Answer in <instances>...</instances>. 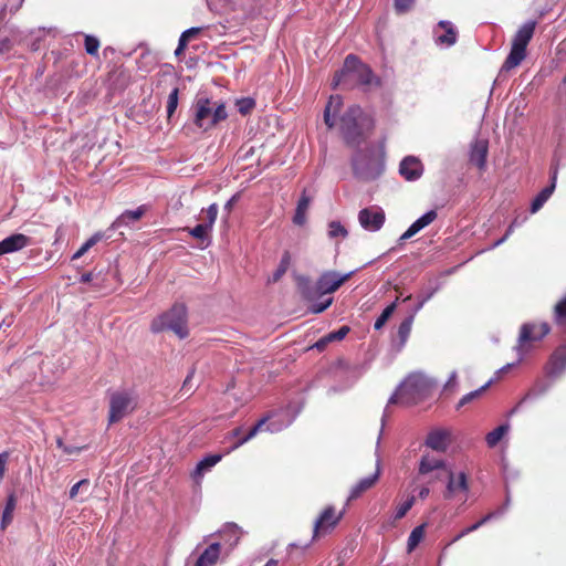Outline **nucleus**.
Wrapping results in <instances>:
<instances>
[{"label": "nucleus", "instance_id": "f257e3e1", "mask_svg": "<svg viewBox=\"0 0 566 566\" xmlns=\"http://www.w3.org/2000/svg\"><path fill=\"white\" fill-rule=\"evenodd\" d=\"M375 127V120L359 105L349 106L339 118V132L348 146H358L366 133Z\"/></svg>", "mask_w": 566, "mask_h": 566}, {"label": "nucleus", "instance_id": "f03ea898", "mask_svg": "<svg viewBox=\"0 0 566 566\" xmlns=\"http://www.w3.org/2000/svg\"><path fill=\"white\" fill-rule=\"evenodd\" d=\"M352 169L355 177L363 181L375 180L385 170V153L375 146L357 149L352 157Z\"/></svg>", "mask_w": 566, "mask_h": 566}, {"label": "nucleus", "instance_id": "7ed1b4c3", "mask_svg": "<svg viewBox=\"0 0 566 566\" xmlns=\"http://www.w3.org/2000/svg\"><path fill=\"white\" fill-rule=\"evenodd\" d=\"M352 274L353 272L340 275V273L334 272V270H328V272L321 274L315 285L311 284L307 277H301L297 285L301 295L307 301H313L315 297L324 295V293L336 292L340 285L350 279Z\"/></svg>", "mask_w": 566, "mask_h": 566}, {"label": "nucleus", "instance_id": "20e7f679", "mask_svg": "<svg viewBox=\"0 0 566 566\" xmlns=\"http://www.w3.org/2000/svg\"><path fill=\"white\" fill-rule=\"evenodd\" d=\"M356 81L363 86H370L375 81V74L371 67L361 63L360 59L356 55H347L344 65L339 72L334 76V87L350 86L352 82Z\"/></svg>", "mask_w": 566, "mask_h": 566}, {"label": "nucleus", "instance_id": "39448f33", "mask_svg": "<svg viewBox=\"0 0 566 566\" xmlns=\"http://www.w3.org/2000/svg\"><path fill=\"white\" fill-rule=\"evenodd\" d=\"M430 392V382L422 374H410L389 398V403L413 405Z\"/></svg>", "mask_w": 566, "mask_h": 566}, {"label": "nucleus", "instance_id": "423d86ee", "mask_svg": "<svg viewBox=\"0 0 566 566\" xmlns=\"http://www.w3.org/2000/svg\"><path fill=\"white\" fill-rule=\"evenodd\" d=\"M192 108L195 125L206 132L216 127V125L228 117L226 105L217 104V102H212L209 97H198Z\"/></svg>", "mask_w": 566, "mask_h": 566}, {"label": "nucleus", "instance_id": "0eeeda50", "mask_svg": "<svg viewBox=\"0 0 566 566\" xmlns=\"http://www.w3.org/2000/svg\"><path fill=\"white\" fill-rule=\"evenodd\" d=\"M150 328L154 333L170 329L181 338L187 337L189 334L188 310L182 303H176L170 310L166 311V313L154 318Z\"/></svg>", "mask_w": 566, "mask_h": 566}, {"label": "nucleus", "instance_id": "6e6552de", "mask_svg": "<svg viewBox=\"0 0 566 566\" xmlns=\"http://www.w3.org/2000/svg\"><path fill=\"white\" fill-rule=\"evenodd\" d=\"M536 20H528L513 35L511 50L504 60L503 69L511 70L517 67L527 56V45L536 30Z\"/></svg>", "mask_w": 566, "mask_h": 566}, {"label": "nucleus", "instance_id": "1a4fd4ad", "mask_svg": "<svg viewBox=\"0 0 566 566\" xmlns=\"http://www.w3.org/2000/svg\"><path fill=\"white\" fill-rule=\"evenodd\" d=\"M138 406V397L132 391H114L109 396L108 422L115 423L124 419L129 412L135 411Z\"/></svg>", "mask_w": 566, "mask_h": 566}, {"label": "nucleus", "instance_id": "9d476101", "mask_svg": "<svg viewBox=\"0 0 566 566\" xmlns=\"http://www.w3.org/2000/svg\"><path fill=\"white\" fill-rule=\"evenodd\" d=\"M344 511L336 512L334 506L323 509L314 522L313 538L329 534L344 517Z\"/></svg>", "mask_w": 566, "mask_h": 566}, {"label": "nucleus", "instance_id": "9b49d317", "mask_svg": "<svg viewBox=\"0 0 566 566\" xmlns=\"http://www.w3.org/2000/svg\"><path fill=\"white\" fill-rule=\"evenodd\" d=\"M385 212L379 206L361 209L358 213V221L363 229L377 232L385 222Z\"/></svg>", "mask_w": 566, "mask_h": 566}, {"label": "nucleus", "instance_id": "f8f14e48", "mask_svg": "<svg viewBox=\"0 0 566 566\" xmlns=\"http://www.w3.org/2000/svg\"><path fill=\"white\" fill-rule=\"evenodd\" d=\"M549 332L551 326L547 322H541L539 324H535V322L523 324L520 328L518 343L521 346H524L530 344V342L543 340Z\"/></svg>", "mask_w": 566, "mask_h": 566}, {"label": "nucleus", "instance_id": "ddd939ff", "mask_svg": "<svg viewBox=\"0 0 566 566\" xmlns=\"http://www.w3.org/2000/svg\"><path fill=\"white\" fill-rule=\"evenodd\" d=\"M545 375L549 378H558L566 370V343L559 344L551 355L545 367Z\"/></svg>", "mask_w": 566, "mask_h": 566}, {"label": "nucleus", "instance_id": "4468645a", "mask_svg": "<svg viewBox=\"0 0 566 566\" xmlns=\"http://www.w3.org/2000/svg\"><path fill=\"white\" fill-rule=\"evenodd\" d=\"M447 473V490L444 492L446 499H452L455 496V494L459 493H468L469 491V479L467 473H463L461 471L460 473L455 474L451 470H446Z\"/></svg>", "mask_w": 566, "mask_h": 566}, {"label": "nucleus", "instance_id": "2eb2a0df", "mask_svg": "<svg viewBox=\"0 0 566 566\" xmlns=\"http://www.w3.org/2000/svg\"><path fill=\"white\" fill-rule=\"evenodd\" d=\"M424 172V166L420 158L407 156L402 158L399 165V174L406 180H418Z\"/></svg>", "mask_w": 566, "mask_h": 566}, {"label": "nucleus", "instance_id": "dca6fc26", "mask_svg": "<svg viewBox=\"0 0 566 566\" xmlns=\"http://www.w3.org/2000/svg\"><path fill=\"white\" fill-rule=\"evenodd\" d=\"M451 442L449 430H432L426 439V446L437 452H446Z\"/></svg>", "mask_w": 566, "mask_h": 566}, {"label": "nucleus", "instance_id": "f3484780", "mask_svg": "<svg viewBox=\"0 0 566 566\" xmlns=\"http://www.w3.org/2000/svg\"><path fill=\"white\" fill-rule=\"evenodd\" d=\"M31 239L25 234H12L0 240V256L8 254V252L20 251V249L28 247Z\"/></svg>", "mask_w": 566, "mask_h": 566}, {"label": "nucleus", "instance_id": "a211bd4d", "mask_svg": "<svg viewBox=\"0 0 566 566\" xmlns=\"http://www.w3.org/2000/svg\"><path fill=\"white\" fill-rule=\"evenodd\" d=\"M270 417H271V415H265L261 419H259L256 424L251 427V429L244 437H241L242 431H243L241 427H235L233 430H231V436L238 438L233 448L234 449L240 448V446H243L244 442L249 441V439L255 437L256 433H259V431L264 430V426H266Z\"/></svg>", "mask_w": 566, "mask_h": 566}, {"label": "nucleus", "instance_id": "6ab92c4d", "mask_svg": "<svg viewBox=\"0 0 566 566\" xmlns=\"http://www.w3.org/2000/svg\"><path fill=\"white\" fill-rule=\"evenodd\" d=\"M558 169L554 168L552 171V182L549 186H546L542 189V191L536 195V197L531 202V213H536L547 202L552 193L556 189V180H557Z\"/></svg>", "mask_w": 566, "mask_h": 566}, {"label": "nucleus", "instance_id": "aec40b11", "mask_svg": "<svg viewBox=\"0 0 566 566\" xmlns=\"http://www.w3.org/2000/svg\"><path fill=\"white\" fill-rule=\"evenodd\" d=\"M489 145L485 139H476L471 146L470 161L472 165L478 166L479 169H484L488 161Z\"/></svg>", "mask_w": 566, "mask_h": 566}, {"label": "nucleus", "instance_id": "412c9836", "mask_svg": "<svg viewBox=\"0 0 566 566\" xmlns=\"http://www.w3.org/2000/svg\"><path fill=\"white\" fill-rule=\"evenodd\" d=\"M221 545L219 542H213L212 544L208 545L200 554L199 557H197L195 566H214L217 565L220 553H221Z\"/></svg>", "mask_w": 566, "mask_h": 566}, {"label": "nucleus", "instance_id": "4be33fe9", "mask_svg": "<svg viewBox=\"0 0 566 566\" xmlns=\"http://www.w3.org/2000/svg\"><path fill=\"white\" fill-rule=\"evenodd\" d=\"M434 219H437L436 210H429L428 212L423 213L422 217L413 221L412 224H410L408 229L403 232L400 239L408 240V238L416 235V233H418L419 230L424 229V227L431 224V222L434 221Z\"/></svg>", "mask_w": 566, "mask_h": 566}, {"label": "nucleus", "instance_id": "5701e85b", "mask_svg": "<svg viewBox=\"0 0 566 566\" xmlns=\"http://www.w3.org/2000/svg\"><path fill=\"white\" fill-rule=\"evenodd\" d=\"M552 319L562 333H566V292L552 307Z\"/></svg>", "mask_w": 566, "mask_h": 566}, {"label": "nucleus", "instance_id": "b1692460", "mask_svg": "<svg viewBox=\"0 0 566 566\" xmlns=\"http://www.w3.org/2000/svg\"><path fill=\"white\" fill-rule=\"evenodd\" d=\"M379 478V467L373 475H368V478L360 479L357 484L352 486L350 493L348 495V501H354V499H358L365 491L369 490V488L374 486L377 483Z\"/></svg>", "mask_w": 566, "mask_h": 566}, {"label": "nucleus", "instance_id": "393cba45", "mask_svg": "<svg viewBox=\"0 0 566 566\" xmlns=\"http://www.w3.org/2000/svg\"><path fill=\"white\" fill-rule=\"evenodd\" d=\"M310 206H311V197H308L306 190H303L297 200L296 208L294 211V216H293L294 224H297V226L305 224L306 213H307Z\"/></svg>", "mask_w": 566, "mask_h": 566}, {"label": "nucleus", "instance_id": "a878e982", "mask_svg": "<svg viewBox=\"0 0 566 566\" xmlns=\"http://www.w3.org/2000/svg\"><path fill=\"white\" fill-rule=\"evenodd\" d=\"M342 106H343V101H342L340 96H338V94H336V96L329 97V99L326 104V107L324 109V122L328 128L335 127L334 116H335V114L338 113V111H340Z\"/></svg>", "mask_w": 566, "mask_h": 566}, {"label": "nucleus", "instance_id": "bb28decb", "mask_svg": "<svg viewBox=\"0 0 566 566\" xmlns=\"http://www.w3.org/2000/svg\"><path fill=\"white\" fill-rule=\"evenodd\" d=\"M220 460H222V454H210L205 457L197 463L195 470L192 471L193 479L199 482L205 472L213 468V465L219 463Z\"/></svg>", "mask_w": 566, "mask_h": 566}, {"label": "nucleus", "instance_id": "cd10ccee", "mask_svg": "<svg viewBox=\"0 0 566 566\" xmlns=\"http://www.w3.org/2000/svg\"><path fill=\"white\" fill-rule=\"evenodd\" d=\"M434 469H444L446 471L444 460L432 454H423L419 464L420 474H428V472L434 471Z\"/></svg>", "mask_w": 566, "mask_h": 566}, {"label": "nucleus", "instance_id": "c85d7f7f", "mask_svg": "<svg viewBox=\"0 0 566 566\" xmlns=\"http://www.w3.org/2000/svg\"><path fill=\"white\" fill-rule=\"evenodd\" d=\"M15 509H17V495L14 492H12L7 497L6 507L2 511V517H1V523H0V527L2 528V531H4V528H7L8 525L11 524L13 516H14Z\"/></svg>", "mask_w": 566, "mask_h": 566}, {"label": "nucleus", "instance_id": "c756f323", "mask_svg": "<svg viewBox=\"0 0 566 566\" xmlns=\"http://www.w3.org/2000/svg\"><path fill=\"white\" fill-rule=\"evenodd\" d=\"M438 25L444 30V33L440 34L437 41L439 43H444V45H453L458 40V33L452 23L448 22V20H440Z\"/></svg>", "mask_w": 566, "mask_h": 566}, {"label": "nucleus", "instance_id": "7c9ffc66", "mask_svg": "<svg viewBox=\"0 0 566 566\" xmlns=\"http://www.w3.org/2000/svg\"><path fill=\"white\" fill-rule=\"evenodd\" d=\"M219 213V208L216 205V202H212V205L208 206V208L201 211L200 219L203 221L206 226V231L209 237V232H211Z\"/></svg>", "mask_w": 566, "mask_h": 566}, {"label": "nucleus", "instance_id": "2f4dec72", "mask_svg": "<svg viewBox=\"0 0 566 566\" xmlns=\"http://www.w3.org/2000/svg\"><path fill=\"white\" fill-rule=\"evenodd\" d=\"M427 524L422 523L413 527L407 539V552L412 553L413 549L420 544L426 534Z\"/></svg>", "mask_w": 566, "mask_h": 566}, {"label": "nucleus", "instance_id": "473e14b6", "mask_svg": "<svg viewBox=\"0 0 566 566\" xmlns=\"http://www.w3.org/2000/svg\"><path fill=\"white\" fill-rule=\"evenodd\" d=\"M509 424H501L499 427H495L494 430H491V432L486 433L485 440L489 448H495V446L500 443L501 439L505 437V434L509 431Z\"/></svg>", "mask_w": 566, "mask_h": 566}, {"label": "nucleus", "instance_id": "72a5a7b5", "mask_svg": "<svg viewBox=\"0 0 566 566\" xmlns=\"http://www.w3.org/2000/svg\"><path fill=\"white\" fill-rule=\"evenodd\" d=\"M290 266H291V253H290V251H284L275 272H273V276L271 277V281H273V282L280 281V279H282V276H284V274L286 273V271L289 270Z\"/></svg>", "mask_w": 566, "mask_h": 566}, {"label": "nucleus", "instance_id": "f704fd0d", "mask_svg": "<svg viewBox=\"0 0 566 566\" xmlns=\"http://www.w3.org/2000/svg\"><path fill=\"white\" fill-rule=\"evenodd\" d=\"M147 208L146 206H139L135 210H125L118 218V222L123 224H128L129 221H138V219L143 218Z\"/></svg>", "mask_w": 566, "mask_h": 566}, {"label": "nucleus", "instance_id": "c9c22d12", "mask_svg": "<svg viewBox=\"0 0 566 566\" xmlns=\"http://www.w3.org/2000/svg\"><path fill=\"white\" fill-rule=\"evenodd\" d=\"M495 515V512H489V514L484 515L481 520H478L476 523H473L471 524V526H468L464 530H462L460 534L455 535L452 542H458V539L462 538V536L470 534V532L476 531V528L488 523V521L492 520V517H494Z\"/></svg>", "mask_w": 566, "mask_h": 566}, {"label": "nucleus", "instance_id": "e433bc0d", "mask_svg": "<svg viewBox=\"0 0 566 566\" xmlns=\"http://www.w3.org/2000/svg\"><path fill=\"white\" fill-rule=\"evenodd\" d=\"M397 302H398V298L395 300L394 303H391L389 306L384 308L382 313L376 318V321L374 323L375 329H380V328H382V326H385V324L387 323L389 317H391V315L394 314V312L397 307Z\"/></svg>", "mask_w": 566, "mask_h": 566}, {"label": "nucleus", "instance_id": "4c0bfd02", "mask_svg": "<svg viewBox=\"0 0 566 566\" xmlns=\"http://www.w3.org/2000/svg\"><path fill=\"white\" fill-rule=\"evenodd\" d=\"M103 238L102 234H99V232H96L95 234H93L92 237H90V239H87L83 244L82 247H80V249L72 255V259L75 260V259H81L82 255L85 254V252L88 251V249L93 248L94 244L98 243V241H101Z\"/></svg>", "mask_w": 566, "mask_h": 566}, {"label": "nucleus", "instance_id": "58836bf2", "mask_svg": "<svg viewBox=\"0 0 566 566\" xmlns=\"http://www.w3.org/2000/svg\"><path fill=\"white\" fill-rule=\"evenodd\" d=\"M412 323H413V314H411L409 317L405 318L399 324L398 336L402 344H406V342L408 340V338L411 334Z\"/></svg>", "mask_w": 566, "mask_h": 566}, {"label": "nucleus", "instance_id": "ea45409f", "mask_svg": "<svg viewBox=\"0 0 566 566\" xmlns=\"http://www.w3.org/2000/svg\"><path fill=\"white\" fill-rule=\"evenodd\" d=\"M101 46V42L98 38L91 36V34H87L84 39V49L86 53L91 54L92 56H96L98 54V49Z\"/></svg>", "mask_w": 566, "mask_h": 566}, {"label": "nucleus", "instance_id": "a19ab883", "mask_svg": "<svg viewBox=\"0 0 566 566\" xmlns=\"http://www.w3.org/2000/svg\"><path fill=\"white\" fill-rule=\"evenodd\" d=\"M178 102H179V88H174L168 94V99H167V105H166L168 117H171L174 115V113L178 106Z\"/></svg>", "mask_w": 566, "mask_h": 566}, {"label": "nucleus", "instance_id": "79ce46f5", "mask_svg": "<svg viewBox=\"0 0 566 566\" xmlns=\"http://www.w3.org/2000/svg\"><path fill=\"white\" fill-rule=\"evenodd\" d=\"M491 381H488L485 385H483L481 388L475 389L474 391L468 392L465 396H462L458 403V408H461V406L470 403V401L474 400V398H478L481 396L482 392H484L485 389L489 388Z\"/></svg>", "mask_w": 566, "mask_h": 566}, {"label": "nucleus", "instance_id": "37998d69", "mask_svg": "<svg viewBox=\"0 0 566 566\" xmlns=\"http://www.w3.org/2000/svg\"><path fill=\"white\" fill-rule=\"evenodd\" d=\"M415 505V496L407 497L401 504L397 506L395 518L401 520V517L406 516L408 511Z\"/></svg>", "mask_w": 566, "mask_h": 566}, {"label": "nucleus", "instance_id": "c03bdc74", "mask_svg": "<svg viewBox=\"0 0 566 566\" xmlns=\"http://www.w3.org/2000/svg\"><path fill=\"white\" fill-rule=\"evenodd\" d=\"M328 234L332 238H334V237H347L348 232H347L345 226H343L340 223V221H331L328 223Z\"/></svg>", "mask_w": 566, "mask_h": 566}, {"label": "nucleus", "instance_id": "a18cd8bd", "mask_svg": "<svg viewBox=\"0 0 566 566\" xmlns=\"http://www.w3.org/2000/svg\"><path fill=\"white\" fill-rule=\"evenodd\" d=\"M186 230H188L190 235L197 238L198 240H207V238H209L207 233V226L203 221L193 228H187Z\"/></svg>", "mask_w": 566, "mask_h": 566}, {"label": "nucleus", "instance_id": "49530a36", "mask_svg": "<svg viewBox=\"0 0 566 566\" xmlns=\"http://www.w3.org/2000/svg\"><path fill=\"white\" fill-rule=\"evenodd\" d=\"M237 105L239 108V113L249 114L254 108L255 102L253 101V98L245 97L238 101Z\"/></svg>", "mask_w": 566, "mask_h": 566}, {"label": "nucleus", "instance_id": "de8ad7c7", "mask_svg": "<svg viewBox=\"0 0 566 566\" xmlns=\"http://www.w3.org/2000/svg\"><path fill=\"white\" fill-rule=\"evenodd\" d=\"M91 485V482L88 479H82L81 481L76 482L73 486L70 489V497L75 499L77 497L81 490H87Z\"/></svg>", "mask_w": 566, "mask_h": 566}, {"label": "nucleus", "instance_id": "09e8293b", "mask_svg": "<svg viewBox=\"0 0 566 566\" xmlns=\"http://www.w3.org/2000/svg\"><path fill=\"white\" fill-rule=\"evenodd\" d=\"M349 331L350 327H348V325H343L339 329L328 333L327 338H329L331 342L343 340V338L347 336Z\"/></svg>", "mask_w": 566, "mask_h": 566}, {"label": "nucleus", "instance_id": "8fccbe9b", "mask_svg": "<svg viewBox=\"0 0 566 566\" xmlns=\"http://www.w3.org/2000/svg\"><path fill=\"white\" fill-rule=\"evenodd\" d=\"M416 0H394V8L398 13L408 12Z\"/></svg>", "mask_w": 566, "mask_h": 566}, {"label": "nucleus", "instance_id": "3c124183", "mask_svg": "<svg viewBox=\"0 0 566 566\" xmlns=\"http://www.w3.org/2000/svg\"><path fill=\"white\" fill-rule=\"evenodd\" d=\"M548 388V384H544V381H536V384L530 390V392L525 397H523L522 401L526 400V398L530 396H538V394H544Z\"/></svg>", "mask_w": 566, "mask_h": 566}, {"label": "nucleus", "instance_id": "603ef678", "mask_svg": "<svg viewBox=\"0 0 566 566\" xmlns=\"http://www.w3.org/2000/svg\"><path fill=\"white\" fill-rule=\"evenodd\" d=\"M331 304H333L332 296L322 303H314L312 306H310V311L313 312V314H319V312H324L325 308L329 307Z\"/></svg>", "mask_w": 566, "mask_h": 566}, {"label": "nucleus", "instance_id": "864d4df0", "mask_svg": "<svg viewBox=\"0 0 566 566\" xmlns=\"http://www.w3.org/2000/svg\"><path fill=\"white\" fill-rule=\"evenodd\" d=\"M457 385H458V374L457 373H452L450 375L446 386H444L443 391L444 392H449V390H450L451 392H453V390L455 389Z\"/></svg>", "mask_w": 566, "mask_h": 566}, {"label": "nucleus", "instance_id": "5fc2aeb1", "mask_svg": "<svg viewBox=\"0 0 566 566\" xmlns=\"http://www.w3.org/2000/svg\"><path fill=\"white\" fill-rule=\"evenodd\" d=\"M9 457H10L9 452H1L0 453V483L3 480V475L6 474L7 462L9 460Z\"/></svg>", "mask_w": 566, "mask_h": 566}, {"label": "nucleus", "instance_id": "6e6d98bb", "mask_svg": "<svg viewBox=\"0 0 566 566\" xmlns=\"http://www.w3.org/2000/svg\"><path fill=\"white\" fill-rule=\"evenodd\" d=\"M516 226H518V220H517V218H515V219L511 222V224L509 226V228H507V230H506L505 234H504L500 240H496V242H495V247H497V244L503 243V241L507 240V238H509V237H511V234L514 232V229H515V227H516Z\"/></svg>", "mask_w": 566, "mask_h": 566}, {"label": "nucleus", "instance_id": "4d7b16f0", "mask_svg": "<svg viewBox=\"0 0 566 566\" xmlns=\"http://www.w3.org/2000/svg\"><path fill=\"white\" fill-rule=\"evenodd\" d=\"M187 46H188V42L186 40V35H185V33H181V35L179 38L178 45L175 50V55L180 56V54L184 53V51L187 49Z\"/></svg>", "mask_w": 566, "mask_h": 566}, {"label": "nucleus", "instance_id": "13d9d810", "mask_svg": "<svg viewBox=\"0 0 566 566\" xmlns=\"http://www.w3.org/2000/svg\"><path fill=\"white\" fill-rule=\"evenodd\" d=\"M200 32L201 29H198V27H192V29L184 31L187 42H189L190 39L196 38Z\"/></svg>", "mask_w": 566, "mask_h": 566}, {"label": "nucleus", "instance_id": "bf43d9fd", "mask_svg": "<svg viewBox=\"0 0 566 566\" xmlns=\"http://www.w3.org/2000/svg\"><path fill=\"white\" fill-rule=\"evenodd\" d=\"M86 449V447H66L64 448V453L69 455H76V453H81L82 450Z\"/></svg>", "mask_w": 566, "mask_h": 566}, {"label": "nucleus", "instance_id": "052dcab7", "mask_svg": "<svg viewBox=\"0 0 566 566\" xmlns=\"http://www.w3.org/2000/svg\"><path fill=\"white\" fill-rule=\"evenodd\" d=\"M12 46V42L9 38L0 39V53H4V51L10 50Z\"/></svg>", "mask_w": 566, "mask_h": 566}, {"label": "nucleus", "instance_id": "680f3d73", "mask_svg": "<svg viewBox=\"0 0 566 566\" xmlns=\"http://www.w3.org/2000/svg\"><path fill=\"white\" fill-rule=\"evenodd\" d=\"M433 293H434V291H431V292H429V294L422 296L419 300V302H418V304H417V306L415 308V312L420 311V308L423 307V305L427 303V301H429L430 297H432Z\"/></svg>", "mask_w": 566, "mask_h": 566}, {"label": "nucleus", "instance_id": "e2e57ef3", "mask_svg": "<svg viewBox=\"0 0 566 566\" xmlns=\"http://www.w3.org/2000/svg\"><path fill=\"white\" fill-rule=\"evenodd\" d=\"M329 342H331V340H329V339H327V335H326V336L321 337V339H318V340L314 344V346H315V348L324 349V348H326L327 344H329Z\"/></svg>", "mask_w": 566, "mask_h": 566}, {"label": "nucleus", "instance_id": "0e129e2a", "mask_svg": "<svg viewBox=\"0 0 566 566\" xmlns=\"http://www.w3.org/2000/svg\"><path fill=\"white\" fill-rule=\"evenodd\" d=\"M94 279V272H86V273H83L80 281L81 282H91L93 281Z\"/></svg>", "mask_w": 566, "mask_h": 566}, {"label": "nucleus", "instance_id": "69168bd1", "mask_svg": "<svg viewBox=\"0 0 566 566\" xmlns=\"http://www.w3.org/2000/svg\"><path fill=\"white\" fill-rule=\"evenodd\" d=\"M228 530L231 532V534L235 535L237 539L240 538V527H238L237 524H231Z\"/></svg>", "mask_w": 566, "mask_h": 566}, {"label": "nucleus", "instance_id": "338daca9", "mask_svg": "<svg viewBox=\"0 0 566 566\" xmlns=\"http://www.w3.org/2000/svg\"><path fill=\"white\" fill-rule=\"evenodd\" d=\"M429 494H430V489H429V486H422V488L419 490V492H418V495H419V497H421V499H426L427 496H429Z\"/></svg>", "mask_w": 566, "mask_h": 566}, {"label": "nucleus", "instance_id": "774afa93", "mask_svg": "<svg viewBox=\"0 0 566 566\" xmlns=\"http://www.w3.org/2000/svg\"><path fill=\"white\" fill-rule=\"evenodd\" d=\"M279 565V560L277 559H269L264 566H277Z\"/></svg>", "mask_w": 566, "mask_h": 566}]
</instances>
